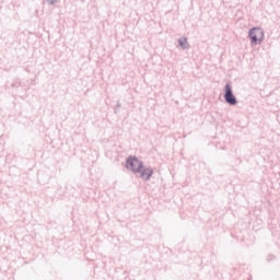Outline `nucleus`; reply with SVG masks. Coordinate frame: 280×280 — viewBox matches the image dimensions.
<instances>
[{"instance_id": "obj_1", "label": "nucleus", "mask_w": 280, "mask_h": 280, "mask_svg": "<svg viewBox=\"0 0 280 280\" xmlns=\"http://www.w3.org/2000/svg\"><path fill=\"white\" fill-rule=\"evenodd\" d=\"M126 167L135 172V174H139L140 178H143V180H149L150 176H152V171L144 167L143 163L137 158H129L126 162Z\"/></svg>"}, {"instance_id": "obj_2", "label": "nucleus", "mask_w": 280, "mask_h": 280, "mask_svg": "<svg viewBox=\"0 0 280 280\" xmlns=\"http://www.w3.org/2000/svg\"><path fill=\"white\" fill-rule=\"evenodd\" d=\"M249 38H252V43L256 45L264 40V31L261 28H253L249 32Z\"/></svg>"}, {"instance_id": "obj_3", "label": "nucleus", "mask_w": 280, "mask_h": 280, "mask_svg": "<svg viewBox=\"0 0 280 280\" xmlns=\"http://www.w3.org/2000/svg\"><path fill=\"white\" fill-rule=\"evenodd\" d=\"M224 98H225V102H228V104H231L232 106H235V104H237V100H235V96L233 95V90L231 89V84L225 85Z\"/></svg>"}]
</instances>
